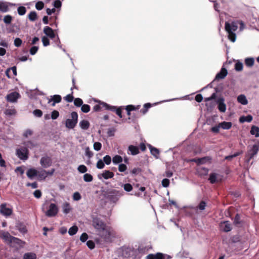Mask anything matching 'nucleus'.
I'll return each instance as SVG.
<instances>
[{
  "mask_svg": "<svg viewBox=\"0 0 259 259\" xmlns=\"http://www.w3.org/2000/svg\"><path fill=\"white\" fill-rule=\"evenodd\" d=\"M93 226L99 232L101 236L106 241L109 240L111 233L109 230L107 228L106 225L99 218H95L93 220Z\"/></svg>",
  "mask_w": 259,
  "mask_h": 259,
  "instance_id": "obj_1",
  "label": "nucleus"
},
{
  "mask_svg": "<svg viewBox=\"0 0 259 259\" xmlns=\"http://www.w3.org/2000/svg\"><path fill=\"white\" fill-rule=\"evenodd\" d=\"M238 29V24L236 22L225 23V30L228 34V38L232 42H235L236 38V34L234 33Z\"/></svg>",
  "mask_w": 259,
  "mask_h": 259,
  "instance_id": "obj_2",
  "label": "nucleus"
},
{
  "mask_svg": "<svg viewBox=\"0 0 259 259\" xmlns=\"http://www.w3.org/2000/svg\"><path fill=\"white\" fill-rule=\"evenodd\" d=\"M46 203L43 204L42 210L45 212V215L49 218L55 217L59 211L58 207L55 203H51L50 204L47 210L45 211V206Z\"/></svg>",
  "mask_w": 259,
  "mask_h": 259,
  "instance_id": "obj_3",
  "label": "nucleus"
},
{
  "mask_svg": "<svg viewBox=\"0 0 259 259\" xmlns=\"http://www.w3.org/2000/svg\"><path fill=\"white\" fill-rule=\"evenodd\" d=\"M71 119H67L65 122V126L69 129H73L76 125L78 121V114L74 111L71 113Z\"/></svg>",
  "mask_w": 259,
  "mask_h": 259,
  "instance_id": "obj_4",
  "label": "nucleus"
},
{
  "mask_svg": "<svg viewBox=\"0 0 259 259\" xmlns=\"http://www.w3.org/2000/svg\"><path fill=\"white\" fill-rule=\"evenodd\" d=\"M123 195V192L117 190L110 191L108 195V199L113 203H116Z\"/></svg>",
  "mask_w": 259,
  "mask_h": 259,
  "instance_id": "obj_5",
  "label": "nucleus"
},
{
  "mask_svg": "<svg viewBox=\"0 0 259 259\" xmlns=\"http://www.w3.org/2000/svg\"><path fill=\"white\" fill-rule=\"evenodd\" d=\"M101 105H103V107H104V108L106 110L115 112L116 114L120 118L122 117V111H121V109L122 108V107L121 106V107H119L117 108L116 106L110 105L105 102L101 103Z\"/></svg>",
  "mask_w": 259,
  "mask_h": 259,
  "instance_id": "obj_6",
  "label": "nucleus"
},
{
  "mask_svg": "<svg viewBox=\"0 0 259 259\" xmlns=\"http://www.w3.org/2000/svg\"><path fill=\"white\" fill-rule=\"evenodd\" d=\"M16 154L20 159L25 160L28 158V150L25 147H21L16 150Z\"/></svg>",
  "mask_w": 259,
  "mask_h": 259,
  "instance_id": "obj_7",
  "label": "nucleus"
},
{
  "mask_svg": "<svg viewBox=\"0 0 259 259\" xmlns=\"http://www.w3.org/2000/svg\"><path fill=\"white\" fill-rule=\"evenodd\" d=\"M259 151V140L257 144H254L251 149L248 151L247 155L248 157V161H249Z\"/></svg>",
  "mask_w": 259,
  "mask_h": 259,
  "instance_id": "obj_8",
  "label": "nucleus"
},
{
  "mask_svg": "<svg viewBox=\"0 0 259 259\" xmlns=\"http://www.w3.org/2000/svg\"><path fill=\"white\" fill-rule=\"evenodd\" d=\"M171 256L169 255L164 254L162 253H157L155 254H149L146 256V259H169Z\"/></svg>",
  "mask_w": 259,
  "mask_h": 259,
  "instance_id": "obj_9",
  "label": "nucleus"
},
{
  "mask_svg": "<svg viewBox=\"0 0 259 259\" xmlns=\"http://www.w3.org/2000/svg\"><path fill=\"white\" fill-rule=\"evenodd\" d=\"M40 163L44 168H47L52 165V160L50 157L45 156L41 158Z\"/></svg>",
  "mask_w": 259,
  "mask_h": 259,
  "instance_id": "obj_10",
  "label": "nucleus"
},
{
  "mask_svg": "<svg viewBox=\"0 0 259 259\" xmlns=\"http://www.w3.org/2000/svg\"><path fill=\"white\" fill-rule=\"evenodd\" d=\"M218 108L221 112H225L226 110V105L225 103V99L223 97H220L217 100Z\"/></svg>",
  "mask_w": 259,
  "mask_h": 259,
  "instance_id": "obj_11",
  "label": "nucleus"
},
{
  "mask_svg": "<svg viewBox=\"0 0 259 259\" xmlns=\"http://www.w3.org/2000/svg\"><path fill=\"white\" fill-rule=\"evenodd\" d=\"M20 95L17 92H12L7 95L6 99L7 101L15 103L16 102Z\"/></svg>",
  "mask_w": 259,
  "mask_h": 259,
  "instance_id": "obj_12",
  "label": "nucleus"
},
{
  "mask_svg": "<svg viewBox=\"0 0 259 259\" xmlns=\"http://www.w3.org/2000/svg\"><path fill=\"white\" fill-rule=\"evenodd\" d=\"M114 176V174L113 172L110 171L109 170H105L103 171L102 174H99L98 175V178L99 179H101L102 178H103L105 180H107L109 179L112 178Z\"/></svg>",
  "mask_w": 259,
  "mask_h": 259,
  "instance_id": "obj_13",
  "label": "nucleus"
},
{
  "mask_svg": "<svg viewBox=\"0 0 259 259\" xmlns=\"http://www.w3.org/2000/svg\"><path fill=\"white\" fill-rule=\"evenodd\" d=\"M220 229L225 232H228L232 230V227L229 221H224L220 224Z\"/></svg>",
  "mask_w": 259,
  "mask_h": 259,
  "instance_id": "obj_14",
  "label": "nucleus"
},
{
  "mask_svg": "<svg viewBox=\"0 0 259 259\" xmlns=\"http://www.w3.org/2000/svg\"><path fill=\"white\" fill-rule=\"evenodd\" d=\"M0 212L3 215L7 217L12 214V210L10 208L7 207L6 204H2L0 206Z\"/></svg>",
  "mask_w": 259,
  "mask_h": 259,
  "instance_id": "obj_15",
  "label": "nucleus"
},
{
  "mask_svg": "<svg viewBox=\"0 0 259 259\" xmlns=\"http://www.w3.org/2000/svg\"><path fill=\"white\" fill-rule=\"evenodd\" d=\"M15 6V4L8 3L0 2V11L3 13H6L9 11V6Z\"/></svg>",
  "mask_w": 259,
  "mask_h": 259,
  "instance_id": "obj_16",
  "label": "nucleus"
},
{
  "mask_svg": "<svg viewBox=\"0 0 259 259\" xmlns=\"http://www.w3.org/2000/svg\"><path fill=\"white\" fill-rule=\"evenodd\" d=\"M44 33L51 39L55 38L56 34L54 31L49 26H45L43 30Z\"/></svg>",
  "mask_w": 259,
  "mask_h": 259,
  "instance_id": "obj_17",
  "label": "nucleus"
},
{
  "mask_svg": "<svg viewBox=\"0 0 259 259\" xmlns=\"http://www.w3.org/2000/svg\"><path fill=\"white\" fill-rule=\"evenodd\" d=\"M227 70L225 68L223 67L221 68L220 71L217 74L215 78L212 82L214 81L215 80L224 79L227 76Z\"/></svg>",
  "mask_w": 259,
  "mask_h": 259,
  "instance_id": "obj_18",
  "label": "nucleus"
},
{
  "mask_svg": "<svg viewBox=\"0 0 259 259\" xmlns=\"http://www.w3.org/2000/svg\"><path fill=\"white\" fill-rule=\"evenodd\" d=\"M208 180L210 183L214 184L221 181L222 178L220 175L216 173H211L209 175Z\"/></svg>",
  "mask_w": 259,
  "mask_h": 259,
  "instance_id": "obj_19",
  "label": "nucleus"
},
{
  "mask_svg": "<svg viewBox=\"0 0 259 259\" xmlns=\"http://www.w3.org/2000/svg\"><path fill=\"white\" fill-rule=\"evenodd\" d=\"M12 237L9 232L0 230V238L3 239L5 241L10 242Z\"/></svg>",
  "mask_w": 259,
  "mask_h": 259,
  "instance_id": "obj_20",
  "label": "nucleus"
},
{
  "mask_svg": "<svg viewBox=\"0 0 259 259\" xmlns=\"http://www.w3.org/2000/svg\"><path fill=\"white\" fill-rule=\"evenodd\" d=\"M128 154L132 155H136L139 153V149L137 146L130 145L128 147Z\"/></svg>",
  "mask_w": 259,
  "mask_h": 259,
  "instance_id": "obj_21",
  "label": "nucleus"
},
{
  "mask_svg": "<svg viewBox=\"0 0 259 259\" xmlns=\"http://www.w3.org/2000/svg\"><path fill=\"white\" fill-rule=\"evenodd\" d=\"M27 176L30 179V180H32L34 177H36L37 176V171L33 168H29L27 172H26Z\"/></svg>",
  "mask_w": 259,
  "mask_h": 259,
  "instance_id": "obj_22",
  "label": "nucleus"
},
{
  "mask_svg": "<svg viewBox=\"0 0 259 259\" xmlns=\"http://www.w3.org/2000/svg\"><path fill=\"white\" fill-rule=\"evenodd\" d=\"M16 227L17 230H18L20 232L23 234L26 233L27 232V230L25 225L22 223H18Z\"/></svg>",
  "mask_w": 259,
  "mask_h": 259,
  "instance_id": "obj_23",
  "label": "nucleus"
},
{
  "mask_svg": "<svg viewBox=\"0 0 259 259\" xmlns=\"http://www.w3.org/2000/svg\"><path fill=\"white\" fill-rule=\"evenodd\" d=\"M237 101L243 105H246L248 104V101L244 95L241 94L237 97Z\"/></svg>",
  "mask_w": 259,
  "mask_h": 259,
  "instance_id": "obj_24",
  "label": "nucleus"
},
{
  "mask_svg": "<svg viewBox=\"0 0 259 259\" xmlns=\"http://www.w3.org/2000/svg\"><path fill=\"white\" fill-rule=\"evenodd\" d=\"M63 212L67 214L70 212L71 210V207L70 204L68 202H65L62 205Z\"/></svg>",
  "mask_w": 259,
  "mask_h": 259,
  "instance_id": "obj_25",
  "label": "nucleus"
},
{
  "mask_svg": "<svg viewBox=\"0 0 259 259\" xmlns=\"http://www.w3.org/2000/svg\"><path fill=\"white\" fill-rule=\"evenodd\" d=\"M148 147L150 150L151 154L153 155L154 157H155L156 158H158L159 154V150L156 148L153 147L151 145H149Z\"/></svg>",
  "mask_w": 259,
  "mask_h": 259,
  "instance_id": "obj_26",
  "label": "nucleus"
},
{
  "mask_svg": "<svg viewBox=\"0 0 259 259\" xmlns=\"http://www.w3.org/2000/svg\"><path fill=\"white\" fill-rule=\"evenodd\" d=\"M140 107V105L135 106L133 105H128L126 106L125 110L127 111V114L131 115V111L138 110Z\"/></svg>",
  "mask_w": 259,
  "mask_h": 259,
  "instance_id": "obj_27",
  "label": "nucleus"
},
{
  "mask_svg": "<svg viewBox=\"0 0 259 259\" xmlns=\"http://www.w3.org/2000/svg\"><path fill=\"white\" fill-rule=\"evenodd\" d=\"M250 133L252 135H254L255 137H259V127L255 125H252L251 127Z\"/></svg>",
  "mask_w": 259,
  "mask_h": 259,
  "instance_id": "obj_28",
  "label": "nucleus"
},
{
  "mask_svg": "<svg viewBox=\"0 0 259 259\" xmlns=\"http://www.w3.org/2000/svg\"><path fill=\"white\" fill-rule=\"evenodd\" d=\"M79 126L83 130H88L90 125V122L87 120H82L79 122Z\"/></svg>",
  "mask_w": 259,
  "mask_h": 259,
  "instance_id": "obj_29",
  "label": "nucleus"
},
{
  "mask_svg": "<svg viewBox=\"0 0 259 259\" xmlns=\"http://www.w3.org/2000/svg\"><path fill=\"white\" fill-rule=\"evenodd\" d=\"M253 117L251 115H248L246 116H242L239 118V121L240 123L244 122H250L252 120Z\"/></svg>",
  "mask_w": 259,
  "mask_h": 259,
  "instance_id": "obj_30",
  "label": "nucleus"
},
{
  "mask_svg": "<svg viewBox=\"0 0 259 259\" xmlns=\"http://www.w3.org/2000/svg\"><path fill=\"white\" fill-rule=\"evenodd\" d=\"M62 98L60 95H55L51 96V99L49 100L48 103L55 102V103H59L61 101Z\"/></svg>",
  "mask_w": 259,
  "mask_h": 259,
  "instance_id": "obj_31",
  "label": "nucleus"
},
{
  "mask_svg": "<svg viewBox=\"0 0 259 259\" xmlns=\"http://www.w3.org/2000/svg\"><path fill=\"white\" fill-rule=\"evenodd\" d=\"M244 63L248 67H251L254 63V59L253 57L246 58L245 59Z\"/></svg>",
  "mask_w": 259,
  "mask_h": 259,
  "instance_id": "obj_32",
  "label": "nucleus"
},
{
  "mask_svg": "<svg viewBox=\"0 0 259 259\" xmlns=\"http://www.w3.org/2000/svg\"><path fill=\"white\" fill-rule=\"evenodd\" d=\"M122 157L119 155H115L112 158V162L113 164L115 165L121 163L122 162Z\"/></svg>",
  "mask_w": 259,
  "mask_h": 259,
  "instance_id": "obj_33",
  "label": "nucleus"
},
{
  "mask_svg": "<svg viewBox=\"0 0 259 259\" xmlns=\"http://www.w3.org/2000/svg\"><path fill=\"white\" fill-rule=\"evenodd\" d=\"M221 127L224 130H229L232 125L231 122L223 121L220 123Z\"/></svg>",
  "mask_w": 259,
  "mask_h": 259,
  "instance_id": "obj_34",
  "label": "nucleus"
},
{
  "mask_svg": "<svg viewBox=\"0 0 259 259\" xmlns=\"http://www.w3.org/2000/svg\"><path fill=\"white\" fill-rule=\"evenodd\" d=\"M9 243H15V244H17L19 245H22L25 243V242L24 241H22L21 240L19 239V238H17L13 237V236L12 237V238L10 240Z\"/></svg>",
  "mask_w": 259,
  "mask_h": 259,
  "instance_id": "obj_35",
  "label": "nucleus"
},
{
  "mask_svg": "<svg viewBox=\"0 0 259 259\" xmlns=\"http://www.w3.org/2000/svg\"><path fill=\"white\" fill-rule=\"evenodd\" d=\"M5 113L8 116L15 115L17 113V111L14 108H8L6 110Z\"/></svg>",
  "mask_w": 259,
  "mask_h": 259,
  "instance_id": "obj_36",
  "label": "nucleus"
},
{
  "mask_svg": "<svg viewBox=\"0 0 259 259\" xmlns=\"http://www.w3.org/2000/svg\"><path fill=\"white\" fill-rule=\"evenodd\" d=\"M78 230V227L74 225L69 229L68 234L70 236H73L77 232Z\"/></svg>",
  "mask_w": 259,
  "mask_h": 259,
  "instance_id": "obj_37",
  "label": "nucleus"
},
{
  "mask_svg": "<svg viewBox=\"0 0 259 259\" xmlns=\"http://www.w3.org/2000/svg\"><path fill=\"white\" fill-rule=\"evenodd\" d=\"M206 206V203L204 201H201L198 205L195 208L196 210H200L202 211L205 209Z\"/></svg>",
  "mask_w": 259,
  "mask_h": 259,
  "instance_id": "obj_38",
  "label": "nucleus"
},
{
  "mask_svg": "<svg viewBox=\"0 0 259 259\" xmlns=\"http://www.w3.org/2000/svg\"><path fill=\"white\" fill-rule=\"evenodd\" d=\"M23 259H36V255L32 252L26 253L24 254Z\"/></svg>",
  "mask_w": 259,
  "mask_h": 259,
  "instance_id": "obj_39",
  "label": "nucleus"
},
{
  "mask_svg": "<svg viewBox=\"0 0 259 259\" xmlns=\"http://www.w3.org/2000/svg\"><path fill=\"white\" fill-rule=\"evenodd\" d=\"M28 19L31 21H34L37 19V14L35 11H31L28 15Z\"/></svg>",
  "mask_w": 259,
  "mask_h": 259,
  "instance_id": "obj_40",
  "label": "nucleus"
},
{
  "mask_svg": "<svg viewBox=\"0 0 259 259\" xmlns=\"http://www.w3.org/2000/svg\"><path fill=\"white\" fill-rule=\"evenodd\" d=\"M37 176L41 179H45L47 177V171L45 170H41L37 172Z\"/></svg>",
  "mask_w": 259,
  "mask_h": 259,
  "instance_id": "obj_41",
  "label": "nucleus"
},
{
  "mask_svg": "<svg viewBox=\"0 0 259 259\" xmlns=\"http://www.w3.org/2000/svg\"><path fill=\"white\" fill-rule=\"evenodd\" d=\"M83 180L85 182H91L93 180V176L91 174H88V173L85 174L83 175Z\"/></svg>",
  "mask_w": 259,
  "mask_h": 259,
  "instance_id": "obj_42",
  "label": "nucleus"
},
{
  "mask_svg": "<svg viewBox=\"0 0 259 259\" xmlns=\"http://www.w3.org/2000/svg\"><path fill=\"white\" fill-rule=\"evenodd\" d=\"M17 12L19 15L23 16L25 14L26 9L25 7L20 6L17 9Z\"/></svg>",
  "mask_w": 259,
  "mask_h": 259,
  "instance_id": "obj_43",
  "label": "nucleus"
},
{
  "mask_svg": "<svg viewBox=\"0 0 259 259\" xmlns=\"http://www.w3.org/2000/svg\"><path fill=\"white\" fill-rule=\"evenodd\" d=\"M77 170L80 173L84 174L88 171V168L85 165L81 164L78 166Z\"/></svg>",
  "mask_w": 259,
  "mask_h": 259,
  "instance_id": "obj_44",
  "label": "nucleus"
},
{
  "mask_svg": "<svg viewBox=\"0 0 259 259\" xmlns=\"http://www.w3.org/2000/svg\"><path fill=\"white\" fill-rule=\"evenodd\" d=\"M74 104L76 107H80L83 105V101L80 98H77L74 100Z\"/></svg>",
  "mask_w": 259,
  "mask_h": 259,
  "instance_id": "obj_45",
  "label": "nucleus"
},
{
  "mask_svg": "<svg viewBox=\"0 0 259 259\" xmlns=\"http://www.w3.org/2000/svg\"><path fill=\"white\" fill-rule=\"evenodd\" d=\"M81 110L83 113H88L90 111V106L88 104H83L81 106Z\"/></svg>",
  "mask_w": 259,
  "mask_h": 259,
  "instance_id": "obj_46",
  "label": "nucleus"
},
{
  "mask_svg": "<svg viewBox=\"0 0 259 259\" xmlns=\"http://www.w3.org/2000/svg\"><path fill=\"white\" fill-rule=\"evenodd\" d=\"M127 169V166L125 164L120 163L118 165V170L120 172H125V174H126V170Z\"/></svg>",
  "mask_w": 259,
  "mask_h": 259,
  "instance_id": "obj_47",
  "label": "nucleus"
},
{
  "mask_svg": "<svg viewBox=\"0 0 259 259\" xmlns=\"http://www.w3.org/2000/svg\"><path fill=\"white\" fill-rule=\"evenodd\" d=\"M12 17L10 15L5 16L4 18V21L6 24H9L11 23L12 20Z\"/></svg>",
  "mask_w": 259,
  "mask_h": 259,
  "instance_id": "obj_48",
  "label": "nucleus"
},
{
  "mask_svg": "<svg viewBox=\"0 0 259 259\" xmlns=\"http://www.w3.org/2000/svg\"><path fill=\"white\" fill-rule=\"evenodd\" d=\"M103 161L106 165H109L111 162V158L109 155H106L103 157Z\"/></svg>",
  "mask_w": 259,
  "mask_h": 259,
  "instance_id": "obj_49",
  "label": "nucleus"
},
{
  "mask_svg": "<svg viewBox=\"0 0 259 259\" xmlns=\"http://www.w3.org/2000/svg\"><path fill=\"white\" fill-rule=\"evenodd\" d=\"M124 190L126 192H131L133 190V186L130 183H126L123 185Z\"/></svg>",
  "mask_w": 259,
  "mask_h": 259,
  "instance_id": "obj_50",
  "label": "nucleus"
},
{
  "mask_svg": "<svg viewBox=\"0 0 259 259\" xmlns=\"http://www.w3.org/2000/svg\"><path fill=\"white\" fill-rule=\"evenodd\" d=\"M235 69L237 71H240L243 69V64L238 61L235 65Z\"/></svg>",
  "mask_w": 259,
  "mask_h": 259,
  "instance_id": "obj_51",
  "label": "nucleus"
},
{
  "mask_svg": "<svg viewBox=\"0 0 259 259\" xmlns=\"http://www.w3.org/2000/svg\"><path fill=\"white\" fill-rule=\"evenodd\" d=\"M44 7V4L41 1H38L35 4V8L37 10H41Z\"/></svg>",
  "mask_w": 259,
  "mask_h": 259,
  "instance_id": "obj_52",
  "label": "nucleus"
},
{
  "mask_svg": "<svg viewBox=\"0 0 259 259\" xmlns=\"http://www.w3.org/2000/svg\"><path fill=\"white\" fill-rule=\"evenodd\" d=\"M41 40L44 47H47L50 45V41L47 37L45 36H42Z\"/></svg>",
  "mask_w": 259,
  "mask_h": 259,
  "instance_id": "obj_53",
  "label": "nucleus"
},
{
  "mask_svg": "<svg viewBox=\"0 0 259 259\" xmlns=\"http://www.w3.org/2000/svg\"><path fill=\"white\" fill-rule=\"evenodd\" d=\"M73 92L71 94L67 95L64 97V99L68 102H72L73 100L74 97L72 95Z\"/></svg>",
  "mask_w": 259,
  "mask_h": 259,
  "instance_id": "obj_54",
  "label": "nucleus"
},
{
  "mask_svg": "<svg viewBox=\"0 0 259 259\" xmlns=\"http://www.w3.org/2000/svg\"><path fill=\"white\" fill-rule=\"evenodd\" d=\"M97 102L99 103V104L96 105L93 107V109H94V111H95V112L99 111L101 109V108H104L103 107V105H101V103H102V102H101V101H99Z\"/></svg>",
  "mask_w": 259,
  "mask_h": 259,
  "instance_id": "obj_55",
  "label": "nucleus"
},
{
  "mask_svg": "<svg viewBox=\"0 0 259 259\" xmlns=\"http://www.w3.org/2000/svg\"><path fill=\"white\" fill-rule=\"evenodd\" d=\"M33 114L37 117H41L42 115V112L40 109H35L33 111Z\"/></svg>",
  "mask_w": 259,
  "mask_h": 259,
  "instance_id": "obj_56",
  "label": "nucleus"
},
{
  "mask_svg": "<svg viewBox=\"0 0 259 259\" xmlns=\"http://www.w3.org/2000/svg\"><path fill=\"white\" fill-rule=\"evenodd\" d=\"M97 167L99 169H102L105 166V163L102 159H100L97 163Z\"/></svg>",
  "mask_w": 259,
  "mask_h": 259,
  "instance_id": "obj_57",
  "label": "nucleus"
},
{
  "mask_svg": "<svg viewBox=\"0 0 259 259\" xmlns=\"http://www.w3.org/2000/svg\"><path fill=\"white\" fill-rule=\"evenodd\" d=\"M102 147V144L101 143L97 142L94 143V149L95 150L98 151H99Z\"/></svg>",
  "mask_w": 259,
  "mask_h": 259,
  "instance_id": "obj_58",
  "label": "nucleus"
},
{
  "mask_svg": "<svg viewBox=\"0 0 259 259\" xmlns=\"http://www.w3.org/2000/svg\"><path fill=\"white\" fill-rule=\"evenodd\" d=\"M161 184L162 187L167 188L169 185V180L167 179H164L162 180Z\"/></svg>",
  "mask_w": 259,
  "mask_h": 259,
  "instance_id": "obj_59",
  "label": "nucleus"
},
{
  "mask_svg": "<svg viewBox=\"0 0 259 259\" xmlns=\"http://www.w3.org/2000/svg\"><path fill=\"white\" fill-rule=\"evenodd\" d=\"M81 198L80 193L78 192L74 193L73 195V199L75 201H78Z\"/></svg>",
  "mask_w": 259,
  "mask_h": 259,
  "instance_id": "obj_60",
  "label": "nucleus"
},
{
  "mask_svg": "<svg viewBox=\"0 0 259 259\" xmlns=\"http://www.w3.org/2000/svg\"><path fill=\"white\" fill-rule=\"evenodd\" d=\"M38 50V46H33L30 49V54L31 55H34L37 53Z\"/></svg>",
  "mask_w": 259,
  "mask_h": 259,
  "instance_id": "obj_61",
  "label": "nucleus"
},
{
  "mask_svg": "<svg viewBox=\"0 0 259 259\" xmlns=\"http://www.w3.org/2000/svg\"><path fill=\"white\" fill-rule=\"evenodd\" d=\"M88 235L86 233H83L80 237V240L82 242H84L88 240Z\"/></svg>",
  "mask_w": 259,
  "mask_h": 259,
  "instance_id": "obj_62",
  "label": "nucleus"
},
{
  "mask_svg": "<svg viewBox=\"0 0 259 259\" xmlns=\"http://www.w3.org/2000/svg\"><path fill=\"white\" fill-rule=\"evenodd\" d=\"M87 245L90 249H93L95 247V243L92 240H89L87 242Z\"/></svg>",
  "mask_w": 259,
  "mask_h": 259,
  "instance_id": "obj_63",
  "label": "nucleus"
},
{
  "mask_svg": "<svg viewBox=\"0 0 259 259\" xmlns=\"http://www.w3.org/2000/svg\"><path fill=\"white\" fill-rule=\"evenodd\" d=\"M22 43V41L20 38H16L14 40V44L16 47H20Z\"/></svg>",
  "mask_w": 259,
  "mask_h": 259,
  "instance_id": "obj_64",
  "label": "nucleus"
}]
</instances>
